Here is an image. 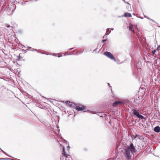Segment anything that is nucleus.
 <instances>
[{
  "label": "nucleus",
  "instance_id": "1",
  "mask_svg": "<svg viewBox=\"0 0 160 160\" xmlns=\"http://www.w3.org/2000/svg\"><path fill=\"white\" fill-rule=\"evenodd\" d=\"M132 111H133V116H135L136 117L141 119H144V121L147 119L146 118H144L141 114V112L138 110L134 108L132 110Z\"/></svg>",
  "mask_w": 160,
  "mask_h": 160
},
{
  "label": "nucleus",
  "instance_id": "2",
  "mask_svg": "<svg viewBox=\"0 0 160 160\" xmlns=\"http://www.w3.org/2000/svg\"><path fill=\"white\" fill-rule=\"evenodd\" d=\"M135 146L132 143H131L129 146H127L125 149L126 150L131 154H133L137 151Z\"/></svg>",
  "mask_w": 160,
  "mask_h": 160
},
{
  "label": "nucleus",
  "instance_id": "3",
  "mask_svg": "<svg viewBox=\"0 0 160 160\" xmlns=\"http://www.w3.org/2000/svg\"><path fill=\"white\" fill-rule=\"evenodd\" d=\"M103 54L111 60L116 61V58L114 57L113 54H112L111 52L108 51H106L104 52Z\"/></svg>",
  "mask_w": 160,
  "mask_h": 160
},
{
  "label": "nucleus",
  "instance_id": "4",
  "mask_svg": "<svg viewBox=\"0 0 160 160\" xmlns=\"http://www.w3.org/2000/svg\"><path fill=\"white\" fill-rule=\"evenodd\" d=\"M124 154L125 158L127 160H130L131 159L132 154L129 151L125 149Z\"/></svg>",
  "mask_w": 160,
  "mask_h": 160
},
{
  "label": "nucleus",
  "instance_id": "5",
  "mask_svg": "<svg viewBox=\"0 0 160 160\" xmlns=\"http://www.w3.org/2000/svg\"><path fill=\"white\" fill-rule=\"evenodd\" d=\"M81 107H80L76 105L75 109L78 111H82L84 110L86 108V107L85 106L81 105Z\"/></svg>",
  "mask_w": 160,
  "mask_h": 160
},
{
  "label": "nucleus",
  "instance_id": "6",
  "mask_svg": "<svg viewBox=\"0 0 160 160\" xmlns=\"http://www.w3.org/2000/svg\"><path fill=\"white\" fill-rule=\"evenodd\" d=\"M62 153L63 156H64L65 158H68V156H70V155L67 154L65 152V150L64 148H63L62 150Z\"/></svg>",
  "mask_w": 160,
  "mask_h": 160
},
{
  "label": "nucleus",
  "instance_id": "7",
  "mask_svg": "<svg viewBox=\"0 0 160 160\" xmlns=\"http://www.w3.org/2000/svg\"><path fill=\"white\" fill-rule=\"evenodd\" d=\"M122 17H131L132 15L130 13L128 12H125L123 15L122 16Z\"/></svg>",
  "mask_w": 160,
  "mask_h": 160
},
{
  "label": "nucleus",
  "instance_id": "8",
  "mask_svg": "<svg viewBox=\"0 0 160 160\" xmlns=\"http://www.w3.org/2000/svg\"><path fill=\"white\" fill-rule=\"evenodd\" d=\"M154 131L157 133H158L160 132V127L157 126L155 127L154 128Z\"/></svg>",
  "mask_w": 160,
  "mask_h": 160
},
{
  "label": "nucleus",
  "instance_id": "9",
  "mask_svg": "<svg viewBox=\"0 0 160 160\" xmlns=\"http://www.w3.org/2000/svg\"><path fill=\"white\" fill-rule=\"evenodd\" d=\"M34 1V0H30L29 1H23L22 2V3H21V4L22 5H25V4H26V2H32V1Z\"/></svg>",
  "mask_w": 160,
  "mask_h": 160
},
{
  "label": "nucleus",
  "instance_id": "10",
  "mask_svg": "<svg viewBox=\"0 0 160 160\" xmlns=\"http://www.w3.org/2000/svg\"><path fill=\"white\" fill-rule=\"evenodd\" d=\"M76 105L75 104L71 102L70 107L75 108V107H76Z\"/></svg>",
  "mask_w": 160,
  "mask_h": 160
},
{
  "label": "nucleus",
  "instance_id": "11",
  "mask_svg": "<svg viewBox=\"0 0 160 160\" xmlns=\"http://www.w3.org/2000/svg\"><path fill=\"white\" fill-rule=\"evenodd\" d=\"M120 102H119V101H116L113 103L114 106L118 105V104H119Z\"/></svg>",
  "mask_w": 160,
  "mask_h": 160
},
{
  "label": "nucleus",
  "instance_id": "12",
  "mask_svg": "<svg viewBox=\"0 0 160 160\" xmlns=\"http://www.w3.org/2000/svg\"><path fill=\"white\" fill-rule=\"evenodd\" d=\"M71 102L69 101H66L65 102V103L68 106L70 107Z\"/></svg>",
  "mask_w": 160,
  "mask_h": 160
},
{
  "label": "nucleus",
  "instance_id": "13",
  "mask_svg": "<svg viewBox=\"0 0 160 160\" xmlns=\"http://www.w3.org/2000/svg\"><path fill=\"white\" fill-rule=\"evenodd\" d=\"M0 149L1 150V151H2V152L4 153V154H5L6 155L8 156V157H12L11 156H10V155H8L7 153L5 152V151H4L2 149L0 148Z\"/></svg>",
  "mask_w": 160,
  "mask_h": 160
},
{
  "label": "nucleus",
  "instance_id": "14",
  "mask_svg": "<svg viewBox=\"0 0 160 160\" xmlns=\"http://www.w3.org/2000/svg\"><path fill=\"white\" fill-rule=\"evenodd\" d=\"M79 54L78 52V51H77L75 53H71L70 54H68V55H78Z\"/></svg>",
  "mask_w": 160,
  "mask_h": 160
},
{
  "label": "nucleus",
  "instance_id": "15",
  "mask_svg": "<svg viewBox=\"0 0 160 160\" xmlns=\"http://www.w3.org/2000/svg\"><path fill=\"white\" fill-rule=\"evenodd\" d=\"M132 139H136L137 137V135H133L132 136Z\"/></svg>",
  "mask_w": 160,
  "mask_h": 160
},
{
  "label": "nucleus",
  "instance_id": "16",
  "mask_svg": "<svg viewBox=\"0 0 160 160\" xmlns=\"http://www.w3.org/2000/svg\"><path fill=\"white\" fill-rule=\"evenodd\" d=\"M0 160H13L12 159L8 158H0Z\"/></svg>",
  "mask_w": 160,
  "mask_h": 160
},
{
  "label": "nucleus",
  "instance_id": "17",
  "mask_svg": "<svg viewBox=\"0 0 160 160\" xmlns=\"http://www.w3.org/2000/svg\"><path fill=\"white\" fill-rule=\"evenodd\" d=\"M129 29L133 33H134V31L133 30V29L132 27H129Z\"/></svg>",
  "mask_w": 160,
  "mask_h": 160
},
{
  "label": "nucleus",
  "instance_id": "18",
  "mask_svg": "<svg viewBox=\"0 0 160 160\" xmlns=\"http://www.w3.org/2000/svg\"><path fill=\"white\" fill-rule=\"evenodd\" d=\"M33 50L35 51H36L37 52H38V53H42V54H43V53H42L41 52L39 51V50H38L36 49H34V48H33Z\"/></svg>",
  "mask_w": 160,
  "mask_h": 160
},
{
  "label": "nucleus",
  "instance_id": "19",
  "mask_svg": "<svg viewBox=\"0 0 160 160\" xmlns=\"http://www.w3.org/2000/svg\"><path fill=\"white\" fill-rule=\"evenodd\" d=\"M111 32V31L110 30H108V32H107V30H106V32L105 34L106 35H108Z\"/></svg>",
  "mask_w": 160,
  "mask_h": 160
},
{
  "label": "nucleus",
  "instance_id": "20",
  "mask_svg": "<svg viewBox=\"0 0 160 160\" xmlns=\"http://www.w3.org/2000/svg\"><path fill=\"white\" fill-rule=\"evenodd\" d=\"M156 52V49H154V50L152 51L151 52L152 54V55H153L155 54V53Z\"/></svg>",
  "mask_w": 160,
  "mask_h": 160
},
{
  "label": "nucleus",
  "instance_id": "21",
  "mask_svg": "<svg viewBox=\"0 0 160 160\" xmlns=\"http://www.w3.org/2000/svg\"><path fill=\"white\" fill-rule=\"evenodd\" d=\"M150 20H151V21H152V22H153L154 23H156V24L157 25H158V24L157 23V22H156L155 21H154L153 20L150 18Z\"/></svg>",
  "mask_w": 160,
  "mask_h": 160
},
{
  "label": "nucleus",
  "instance_id": "22",
  "mask_svg": "<svg viewBox=\"0 0 160 160\" xmlns=\"http://www.w3.org/2000/svg\"><path fill=\"white\" fill-rule=\"evenodd\" d=\"M119 102H120L119 104H125V102L124 101H119Z\"/></svg>",
  "mask_w": 160,
  "mask_h": 160
},
{
  "label": "nucleus",
  "instance_id": "23",
  "mask_svg": "<svg viewBox=\"0 0 160 160\" xmlns=\"http://www.w3.org/2000/svg\"><path fill=\"white\" fill-rule=\"evenodd\" d=\"M58 54H59L58 53H55V54H54V55L55 56H56L58 57L59 58H60L62 56V55H61L60 56L58 55Z\"/></svg>",
  "mask_w": 160,
  "mask_h": 160
},
{
  "label": "nucleus",
  "instance_id": "24",
  "mask_svg": "<svg viewBox=\"0 0 160 160\" xmlns=\"http://www.w3.org/2000/svg\"><path fill=\"white\" fill-rule=\"evenodd\" d=\"M84 50H83L82 51V50H79V51H78V53H79V54H81L82 53V52L84 51Z\"/></svg>",
  "mask_w": 160,
  "mask_h": 160
},
{
  "label": "nucleus",
  "instance_id": "25",
  "mask_svg": "<svg viewBox=\"0 0 160 160\" xmlns=\"http://www.w3.org/2000/svg\"><path fill=\"white\" fill-rule=\"evenodd\" d=\"M84 112H90L91 113H93V111H90L89 110H87V111H84Z\"/></svg>",
  "mask_w": 160,
  "mask_h": 160
},
{
  "label": "nucleus",
  "instance_id": "26",
  "mask_svg": "<svg viewBox=\"0 0 160 160\" xmlns=\"http://www.w3.org/2000/svg\"><path fill=\"white\" fill-rule=\"evenodd\" d=\"M28 48V49H27L28 50H31L32 49H33V48L31 47H28V46L27 47V48Z\"/></svg>",
  "mask_w": 160,
  "mask_h": 160
},
{
  "label": "nucleus",
  "instance_id": "27",
  "mask_svg": "<svg viewBox=\"0 0 160 160\" xmlns=\"http://www.w3.org/2000/svg\"><path fill=\"white\" fill-rule=\"evenodd\" d=\"M20 54H19L18 56V60L19 61L20 60V59L22 58V57H21L20 56Z\"/></svg>",
  "mask_w": 160,
  "mask_h": 160
},
{
  "label": "nucleus",
  "instance_id": "28",
  "mask_svg": "<svg viewBox=\"0 0 160 160\" xmlns=\"http://www.w3.org/2000/svg\"><path fill=\"white\" fill-rule=\"evenodd\" d=\"M21 45V47L22 48H27V47H26L24 45H23L22 44H20Z\"/></svg>",
  "mask_w": 160,
  "mask_h": 160
},
{
  "label": "nucleus",
  "instance_id": "29",
  "mask_svg": "<svg viewBox=\"0 0 160 160\" xmlns=\"http://www.w3.org/2000/svg\"><path fill=\"white\" fill-rule=\"evenodd\" d=\"M157 50L158 51L159 50H160V45L159 46H158L157 48Z\"/></svg>",
  "mask_w": 160,
  "mask_h": 160
},
{
  "label": "nucleus",
  "instance_id": "30",
  "mask_svg": "<svg viewBox=\"0 0 160 160\" xmlns=\"http://www.w3.org/2000/svg\"><path fill=\"white\" fill-rule=\"evenodd\" d=\"M113 29H114L113 28H108L107 29V32H108V30H111L113 31Z\"/></svg>",
  "mask_w": 160,
  "mask_h": 160
},
{
  "label": "nucleus",
  "instance_id": "31",
  "mask_svg": "<svg viewBox=\"0 0 160 160\" xmlns=\"http://www.w3.org/2000/svg\"><path fill=\"white\" fill-rule=\"evenodd\" d=\"M107 40V39H103L102 40V42H106Z\"/></svg>",
  "mask_w": 160,
  "mask_h": 160
},
{
  "label": "nucleus",
  "instance_id": "32",
  "mask_svg": "<svg viewBox=\"0 0 160 160\" xmlns=\"http://www.w3.org/2000/svg\"><path fill=\"white\" fill-rule=\"evenodd\" d=\"M144 15V17L145 18H146L147 19H149V20H150V18L148 17L147 16H145V15Z\"/></svg>",
  "mask_w": 160,
  "mask_h": 160
},
{
  "label": "nucleus",
  "instance_id": "33",
  "mask_svg": "<svg viewBox=\"0 0 160 160\" xmlns=\"http://www.w3.org/2000/svg\"><path fill=\"white\" fill-rule=\"evenodd\" d=\"M107 160H115V159L113 158H110Z\"/></svg>",
  "mask_w": 160,
  "mask_h": 160
},
{
  "label": "nucleus",
  "instance_id": "34",
  "mask_svg": "<svg viewBox=\"0 0 160 160\" xmlns=\"http://www.w3.org/2000/svg\"><path fill=\"white\" fill-rule=\"evenodd\" d=\"M27 50H28L27 49H26L25 50H24L23 49H22V51L24 52V51H27Z\"/></svg>",
  "mask_w": 160,
  "mask_h": 160
},
{
  "label": "nucleus",
  "instance_id": "35",
  "mask_svg": "<svg viewBox=\"0 0 160 160\" xmlns=\"http://www.w3.org/2000/svg\"><path fill=\"white\" fill-rule=\"evenodd\" d=\"M73 48H70L68 49V50H72V49H73Z\"/></svg>",
  "mask_w": 160,
  "mask_h": 160
},
{
  "label": "nucleus",
  "instance_id": "36",
  "mask_svg": "<svg viewBox=\"0 0 160 160\" xmlns=\"http://www.w3.org/2000/svg\"><path fill=\"white\" fill-rule=\"evenodd\" d=\"M97 48H96L93 51V52H96V50H97Z\"/></svg>",
  "mask_w": 160,
  "mask_h": 160
},
{
  "label": "nucleus",
  "instance_id": "37",
  "mask_svg": "<svg viewBox=\"0 0 160 160\" xmlns=\"http://www.w3.org/2000/svg\"><path fill=\"white\" fill-rule=\"evenodd\" d=\"M58 118V120H59V119H60V117L59 116H57Z\"/></svg>",
  "mask_w": 160,
  "mask_h": 160
},
{
  "label": "nucleus",
  "instance_id": "38",
  "mask_svg": "<svg viewBox=\"0 0 160 160\" xmlns=\"http://www.w3.org/2000/svg\"><path fill=\"white\" fill-rule=\"evenodd\" d=\"M72 52H73V53L75 52V50H73V51H72Z\"/></svg>",
  "mask_w": 160,
  "mask_h": 160
},
{
  "label": "nucleus",
  "instance_id": "39",
  "mask_svg": "<svg viewBox=\"0 0 160 160\" xmlns=\"http://www.w3.org/2000/svg\"><path fill=\"white\" fill-rule=\"evenodd\" d=\"M7 28H9L10 27V26L9 25H8L7 27Z\"/></svg>",
  "mask_w": 160,
  "mask_h": 160
},
{
  "label": "nucleus",
  "instance_id": "40",
  "mask_svg": "<svg viewBox=\"0 0 160 160\" xmlns=\"http://www.w3.org/2000/svg\"><path fill=\"white\" fill-rule=\"evenodd\" d=\"M68 147L69 148H70V147L69 146V145L68 146Z\"/></svg>",
  "mask_w": 160,
  "mask_h": 160
},
{
  "label": "nucleus",
  "instance_id": "41",
  "mask_svg": "<svg viewBox=\"0 0 160 160\" xmlns=\"http://www.w3.org/2000/svg\"><path fill=\"white\" fill-rule=\"evenodd\" d=\"M107 84H108V85H109L110 86V84L109 83H108Z\"/></svg>",
  "mask_w": 160,
  "mask_h": 160
},
{
  "label": "nucleus",
  "instance_id": "42",
  "mask_svg": "<svg viewBox=\"0 0 160 160\" xmlns=\"http://www.w3.org/2000/svg\"><path fill=\"white\" fill-rule=\"evenodd\" d=\"M143 126V124H141V125H140V126Z\"/></svg>",
  "mask_w": 160,
  "mask_h": 160
},
{
  "label": "nucleus",
  "instance_id": "43",
  "mask_svg": "<svg viewBox=\"0 0 160 160\" xmlns=\"http://www.w3.org/2000/svg\"><path fill=\"white\" fill-rule=\"evenodd\" d=\"M143 126V124H141V125H140V126Z\"/></svg>",
  "mask_w": 160,
  "mask_h": 160
},
{
  "label": "nucleus",
  "instance_id": "44",
  "mask_svg": "<svg viewBox=\"0 0 160 160\" xmlns=\"http://www.w3.org/2000/svg\"><path fill=\"white\" fill-rule=\"evenodd\" d=\"M38 0H35V1L36 2V1H38Z\"/></svg>",
  "mask_w": 160,
  "mask_h": 160
},
{
  "label": "nucleus",
  "instance_id": "45",
  "mask_svg": "<svg viewBox=\"0 0 160 160\" xmlns=\"http://www.w3.org/2000/svg\"><path fill=\"white\" fill-rule=\"evenodd\" d=\"M122 0L124 2H125V0Z\"/></svg>",
  "mask_w": 160,
  "mask_h": 160
},
{
  "label": "nucleus",
  "instance_id": "46",
  "mask_svg": "<svg viewBox=\"0 0 160 160\" xmlns=\"http://www.w3.org/2000/svg\"><path fill=\"white\" fill-rule=\"evenodd\" d=\"M151 24H154V25L155 24H154L153 23H151Z\"/></svg>",
  "mask_w": 160,
  "mask_h": 160
},
{
  "label": "nucleus",
  "instance_id": "47",
  "mask_svg": "<svg viewBox=\"0 0 160 160\" xmlns=\"http://www.w3.org/2000/svg\"><path fill=\"white\" fill-rule=\"evenodd\" d=\"M142 157H141L140 158H139L140 159V158H142Z\"/></svg>",
  "mask_w": 160,
  "mask_h": 160
},
{
  "label": "nucleus",
  "instance_id": "48",
  "mask_svg": "<svg viewBox=\"0 0 160 160\" xmlns=\"http://www.w3.org/2000/svg\"><path fill=\"white\" fill-rule=\"evenodd\" d=\"M142 122H143V120H142Z\"/></svg>",
  "mask_w": 160,
  "mask_h": 160
},
{
  "label": "nucleus",
  "instance_id": "49",
  "mask_svg": "<svg viewBox=\"0 0 160 160\" xmlns=\"http://www.w3.org/2000/svg\"><path fill=\"white\" fill-rule=\"evenodd\" d=\"M65 55H66V54H64V56H65Z\"/></svg>",
  "mask_w": 160,
  "mask_h": 160
},
{
  "label": "nucleus",
  "instance_id": "50",
  "mask_svg": "<svg viewBox=\"0 0 160 160\" xmlns=\"http://www.w3.org/2000/svg\"><path fill=\"white\" fill-rule=\"evenodd\" d=\"M2 87H4V86H2Z\"/></svg>",
  "mask_w": 160,
  "mask_h": 160
},
{
  "label": "nucleus",
  "instance_id": "51",
  "mask_svg": "<svg viewBox=\"0 0 160 160\" xmlns=\"http://www.w3.org/2000/svg\"><path fill=\"white\" fill-rule=\"evenodd\" d=\"M110 88H112V87H111V86H110Z\"/></svg>",
  "mask_w": 160,
  "mask_h": 160
},
{
  "label": "nucleus",
  "instance_id": "52",
  "mask_svg": "<svg viewBox=\"0 0 160 160\" xmlns=\"http://www.w3.org/2000/svg\"><path fill=\"white\" fill-rule=\"evenodd\" d=\"M159 27H160V26Z\"/></svg>",
  "mask_w": 160,
  "mask_h": 160
}]
</instances>
